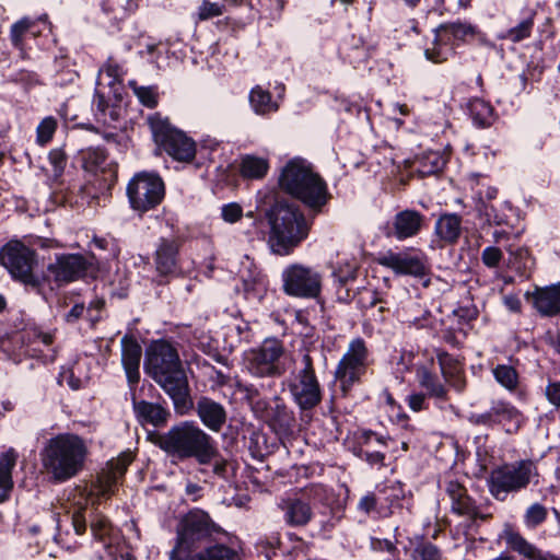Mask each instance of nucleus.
<instances>
[{"instance_id":"nucleus-1","label":"nucleus","mask_w":560,"mask_h":560,"mask_svg":"<svg viewBox=\"0 0 560 560\" xmlns=\"http://www.w3.org/2000/svg\"><path fill=\"white\" fill-rule=\"evenodd\" d=\"M144 369L171 397L175 410L186 413L191 407L189 384L173 345L165 340L153 341L147 349Z\"/></svg>"},{"instance_id":"nucleus-2","label":"nucleus","mask_w":560,"mask_h":560,"mask_svg":"<svg viewBox=\"0 0 560 560\" xmlns=\"http://www.w3.org/2000/svg\"><path fill=\"white\" fill-rule=\"evenodd\" d=\"M154 444L179 462L196 458L198 464L207 465L217 457L213 439L190 421L180 422L167 432L156 434Z\"/></svg>"},{"instance_id":"nucleus-3","label":"nucleus","mask_w":560,"mask_h":560,"mask_svg":"<svg viewBox=\"0 0 560 560\" xmlns=\"http://www.w3.org/2000/svg\"><path fill=\"white\" fill-rule=\"evenodd\" d=\"M40 456L43 466L54 480L63 482L83 469L88 446L77 434L60 433L46 442Z\"/></svg>"},{"instance_id":"nucleus-4","label":"nucleus","mask_w":560,"mask_h":560,"mask_svg":"<svg viewBox=\"0 0 560 560\" xmlns=\"http://www.w3.org/2000/svg\"><path fill=\"white\" fill-rule=\"evenodd\" d=\"M279 186L315 211H319L329 198L324 179L302 159H293L285 164L279 177Z\"/></svg>"},{"instance_id":"nucleus-5","label":"nucleus","mask_w":560,"mask_h":560,"mask_svg":"<svg viewBox=\"0 0 560 560\" xmlns=\"http://www.w3.org/2000/svg\"><path fill=\"white\" fill-rule=\"evenodd\" d=\"M220 537H229L228 532L207 512L192 509L180 517L176 526V542L170 553V560H177V557L185 558Z\"/></svg>"},{"instance_id":"nucleus-6","label":"nucleus","mask_w":560,"mask_h":560,"mask_svg":"<svg viewBox=\"0 0 560 560\" xmlns=\"http://www.w3.org/2000/svg\"><path fill=\"white\" fill-rule=\"evenodd\" d=\"M271 228L269 243L278 255H289L310 232V225L299 207L277 202L267 213Z\"/></svg>"},{"instance_id":"nucleus-7","label":"nucleus","mask_w":560,"mask_h":560,"mask_svg":"<svg viewBox=\"0 0 560 560\" xmlns=\"http://www.w3.org/2000/svg\"><path fill=\"white\" fill-rule=\"evenodd\" d=\"M246 371L255 377H280L292 362L283 342L277 338H267L258 347L245 352Z\"/></svg>"},{"instance_id":"nucleus-8","label":"nucleus","mask_w":560,"mask_h":560,"mask_svg":"<svg viewBox=\"0 0 560 560\" xmlns=\"http://www.w3.org/2000/svg\"><path fill=\"white\" fill-rule=\"evenodd\" d=\"M538 477L536 464L530 459H522L502 465L490 472L488 485L491 495L498 501H505L510 493L527 488Z\"/></svg>"},{"instance_id":"nucleus-9","label":"nucleus","mask_w":560,"mask_h":560,"mask_svg":"<svg viewBox=\"0 0 560 560\" xmlns=\"http://www.w3.org/2000/svg\"><path fill=\"white\" fill-rule=\"evenodd\" d=\"M289 390L301 410H312L322 401V389L308 350L303 351L292 371Z\"/></svg>"},{"instance_id":"nucleus-10","label":"nucleus","mask_w":560,"mask_h":560,"mask_svg":"<svg viewBox=\"0 0 560 560\" xmlns=\"http://www.w3.org/2000/svg\"><path fill=\"white\" fill-rule=\"evenodd\" d=\"M154 142L171 158L179 162H191L196 155V143L185 132L171 125L167 118L154 115L148 118Z\"/></svg>"},{"instance_id":"nucleus-11","label":"nucleus","mask_w":560,"mask_h":560,"mask_svg":"<svg viewBox=\"0 0 560 560\" xmlns=\"http://www.w3.org/2000/svg\"><path fill=\"white\" fill-rule=\"evenodd\" d=\"M0 264L14 280L37 291L42 288V279L34 273L37 266L36 253L20 241H11L0 250Z\"/></svg>"},{"instance_id":"nucleus-12","label":"nucleus","mask_w":560,"mask_h":560,"mask_svg":"<svg viewBox=\"0 0 560 560\" xmlns=\"http://www.w3.org/2000/svg\"><path fill=\"white\" fill-rule=\"evenodd\" d=\"M369 362L370 351L365 340L360 337L352 339L335 371V381L345 396L361 382Z\"/></svg>"},{"instance_id":"nucleus-13","label":"nucleus","mask_w":560,"mask_h":560,"mask_svg":"<svg viewBox=\"0 0 560 560\" xmlns=\"http://www.w3.org/2000/svg\"><path fill=\"white\" fill-rule=\"evenodd\" d=\"M165 195V187L162 178L148 172L136 174L127 186V196L131 208L144 213L159 206Z\"/></svg>"},{"instance_id":"nucleus-14","label":"nucleus","mask_w":560,"mask_h":560,"mask_svg":"<svg viewBox=\"0 0 560 560\" xmlns=\"http://www.w3.org/2000/svg\"><path fill=\"white\" fill-rule=\"evenodd\" d=\"M283 292L293 298L317 299L322 292L323 275L303 264L289 265L281 275Z\"/></svg>"},{"instance_id":"nucleus-15","label":"nucleus","mask_w":560,"mask_h":560,"mask_svg":"<svg viewBox=\"0 0 560 560\" xmlns=\"http://www.w3.org/2000/svg\"><path fill=\"white\" fill-rule=\"evenodd\" d=\"M377 264L388 268L398 276L422 278L429 273L430 266L425 255H411L409 253H394L392 250L377 258Z\"/></svg>"},{"instance_id":"nucleus-16","label":"nucleus","mask_w":560,"mask_h":560,"mask_svg":"<svg viewBox=\"0 0 560 560\" xmlns=\"http://www.w3.org/2000/svg\"><path fill=\"white\" fill-rule=\"evenodd\" d=\"M89 266L88 260L80 254H61L48 265L47 270L52 275L55 282L61 285L83 278Z\"/></svg>"},{"instance_id":"nucleus-17","label":"nucleus","mask_w":560,"mask_h":560,"mask_svg":"<svg viewBox=\"0 0 560 560\" xmlns=\"http://www.w3.org/2000/svg\"><path fill=\"white\" fill-rule=\"evenodd\" d=\"M537 313L545 317L560 314V282L546 287H535L524 294Z\"/></svg>"},{"instance_id":"nucleus-18","label":"nucleus","mask_w":560,"mask_h":560,"mask_svg":"<svg viewBox=\"0 0 560 560\" xmlns=\"http://www.w3.org/2000/svg\"><path fill=\"white\" fill-rule=\"evenodd\" d=\"M121 363L126 372L128 383L136 385L140 380V361L142 348L139 342L129 335L121 338Z\"/></svg>"},{"instance_id":"nucleus-19","label":"nucleus","mask_w":560,"mask_h":560,"mask_svg":"<svg viewBox=\"0 0 560 560\" xmlns=\"http://www.w3.org/2000/svg\"><path fill=\"white\" fill-rule=\"evenodd\" d=\"M423 221L424 217L420 212L402 210L394 217L392 230L386 235L394 236L398 241L413 237L421 231Z\"/></svg>"},{"instance_id":"nucleus-20","label":"nucleus","mask_w":560,"mask_h":560,"mask_svg":"<svg viewBox=\"0 0 560 560\" xmlns=\"http://www.w3.org/2000/svg\"><path fill=\"white\" fill-rule=\"evenodd\" d=\"M196 412L202 424L213 432L221 431L228 419L223 405L206 396L197 400Z\"/></svg>"},{"instance_id":"nucleus-21","label":"nucleus","mask_w":560,"mask_h":560,"mask_svg":"<svg viewBox=\"0 0 560 560\" xmlns=\"http://www.w3.org/2000/svg\"><path fill=\"white\" fill-rule=\"evenodd\" d=\"M179 243L174 238H162L155 250V269L161 276L173 275L177 270Z\"/></svg>"},{"instance_id":"nucleus-22","label":"nucleus","mask_w":560,"mask_h":560,"mask_svg":"<svg viewBox=\"0 0 560 560\" xmlns=\"http://www.w3.org/2000/svg\"><path fill=\"white\" fill-rule=\"evenodd\" d=\"M506 545L515 552L528 560H560L555 553L544 551L529 542L521 533L506 530L504 535Z\"/></svg>"},{"instance_id":"nucleus-23","label":"nucleus","mask_w":560,"mask_h":560,"mask_svg":"<svg viewBox=\"0 0 560 560\" xmlns=\"http://www.w3.org/2000/svg\"><path fill=\"white\" fill-rule=\"evenodd\" d=\"M132 407L139 423L163 427L167 423L171 412L160 404L147 400L137 401L132 398Z\"/></svg>"},{"instance_id":"nucleus-24","label":"nucleus","mask_w":560,"mask_h":560,"mask_svg":"<svg viewBox=\"0 0 560 560\" xmlns=\"http://www.w3.org/2000/svg\"><path fill=\"white\" fill-rule=\"evenodd\" d=\"M266 422L277 432L287 434L295 424V417L287 404L278 396L272 399Z\"/></svg>"},{"instance_id":"nucleus-25","label":"nucleus","mask_w":560,"mask_h":560,"mask_svg":"<svg viewBox=\"0 0 560 560\" xmlns=\"http://www.w3.org/2000/svg\"><path fill=\"white\" fill-rule=\"evenodd\" d=\"M280 508L283 511L285 523L292 527L305 526L313 517L310 502L301 498L283 500Z\"/></svg>"},{"instance_id":"nucleus-26","label":"nucleus","mask_w":560,"mask_h":560,"mask_svg":"<svg viewBox=\"0 0 560 560\" xmlns=\"http://www.w3.org/2000/svg\"><path fill=\"white\" fill-rule=\"evenodd\" d=\"M380 447H386V439L374 432H364L360 438L358 455L371 465L384 466L385 454Z\"/></svg>"},{"instance_id":"nucleus-27","label":"nucleus","mask_w":560,"mask_h":560,"mask_svg":"<svg viewBox=\"0 0 560 560\" xmlns=\"http://www.w3.org/2000/svg\"><path fill=\"white\" fill-rule=\"evenodd\" d=\"M492 416L497 424L505 427L508 433L515 432L523 423L522 412L512 404L504 400H495L491 405Z\"/></svg>"},{"instance_id":"nucleus-28","label":"nucleus","mask_w":560,"mask_h":560,"mask_svg":"<svg viewBox=\"0 0 560 560\" xmlns=\"http://www.w3.org/2000/svg\"><path fill=\"white\" fill-rule=\"evenodd\" d=\"M133 459L131 452H124L117 458L109 462L110 471L100 479L97 494L108 497L112 493L113 487L116 485L119 477H121L127 467Z\"/></svg>"},{"instance_id":"nucleus-29","label":"nucleus","mask_w":560,"mask_h":560,"mask_svg":"<svg viewBox=\"0 0 560 560\" xmlns=\"http://www.w3.org/2000/svg\"><path fill=\"white\" fill-rule=\"evenodd\" d=\"M436 237L447 245L457 243L462 234V218L455 213H444L435 222Z\"/></svg>"},{"instance_id":"nucleus-30","label":"nucleus","mask_w":560,"mask_h":560,"mask_svg":"<svg viewBox=\"0 0 560 560\" xmlns=\"http://www.w3.org/2000/svg\"><path fill=\"white\" fill-rule=\"evenodd\" d=\"M509 253V266L522 278L529 279L535 268V259L525 247L506 248Z\"/></svg>"},{"instance_id":"nucleus-31","label":"nucleus","mask_w":560,"mask_h":560,"mask_svg":"<svg viewBox=\"0 0 560 560\" xmlns=\"http://www.w3.org/2000/svg\"><path fill=\"white\" fill-rule=\"evenodd\" d=\"M18 455L14 450H9L0 457V502L7 500L13 487L12 469L15 466Z\"/></svg>"},{"instance_id":"nucleus-32","label":"nucleus","mask_w":560,"mask_h":560,"mask_svg":"<svg viewBox=\"0 0 560 560\" xmlns=\"http://www.w3.org/2000/svg\"><path fill=\"white\" fill-rule=\"evenodd\" d=\"M249 104L258 115H267L278 110V104L272 101L270 92L259 85L253 88L249 92Z\"/></svg>"},{"instance_id":"nucleus-33","label":"nucleus","mask_w":560,"mask_h":560,"mask_svg":"<svg viewBox=\"0 0 560 560\" xmlns=\"http://www.w3.org/2000/svg\"><path fill=\"white\" fill-rule=\"evenodd\" d=\"M417 378L421 387L425 388L428 394L439 399H446L447 390L439 381L438 376L425 366L417 369Z\"/></svg>"},{"instance_id":"nucleus-34","label":"nucleus","mask_w":560,"mask_h":560,"mask_svg":"<svg viewBox=\"0 0 560 560\" xmlns=\"http://www.w3.org/2000/svg\"><path fill=\"white\" fill-rule=\"evenodd\" d=\"M268 170L269 163L264 158L255 155H245L242 158L241 174L245 178L260 179L267 174Z\"/></svg>"},{"instance_id":"nucleus-35","label":"nucleus","mask_w":560,"mask_h":560,"mask_svg":"<svg viewBox=\"0 0 560 560\" xmlns=\"http://www.w3.org/2000/svg\"><path fill=\"white\" fill-rule=\"evenodd\" d=\"M495 381L509 392H515L520 385L517 371L508 364H498L492 369Z\"/></svg>"},{"instance_id":"nucleus-36","label":"nucleus","mask_w":560,"mask_h":560,"mask_svg":"<svg viewBox=\"0 0 560 560\" xmlns=\"http://www.w3.org/2000/svg\"><path fill=\"white\" fill-rule=\"evenodd\" d=\"M469 113L479 127L490 126L493 120V108L483 100L475 98L469 103Z\"/></svg>"},{"instance_id":"nucleus-37","label":"nucleus","mask_w":560,"mask_h":560,"mask_svg":"<svg viewBox=\"0 0 560 560\" xmlns=\"http://www.w3.org/2000/svg\"><path fill=\"white\" fill-rule=\"evenodd\" d=\"M82 163L85 171L96 173L104 170L107 155L101 148H89L81 151Z\"/></svg>"},{"instance_id":"nucleus-38","label":"nucleus","mask_w":560,"mask_h":560,"mask_svg":"<svg viewBox=\"0 0 560 560\" xmlns=\"http://www.w3.org/2000/svg\"><path fill=\"white\" fill-rule=\"evenodd\" d=\"M445 165V160L439 152H428L423 154L418 161L417 171L421 176H429L432 174H436Z\"/></svg>"},{"instance_id":"nucleus-39","label":"nucleus","mask_w":560,"mask_h":560,"mask_svg":"<svg viewBox=\"0 0 560 560\" xmlns=\"http://www.w3.org/2000/svg\"><path fill=\"white\" fill-rule=\"evenodd\" d=\"M548 516V509L541 503H532L524 512L523 522L526 528L536 529Z\"/></svg>"},{"instance_id":"nucleus-40","label":"nucleus","mask_w":560,"mask_h":560,"mask_svg":"<svg viewBox=\"0 0 560 560\" xmlns=\"http://www.w3.org/2000/svg\"><path fill=\"white\" fill-rule=\"evenodd\" d=\"M534 26L533 18H527L520 22L516 26L500 34V39H506L512 43H518L528 38L532 34Z\"/></svg>"},{"instance_id":"nucleus-41","label":"nucleus","mask_w":560,"mask_h":560,"mask_svg":"<svg viewBox=\"0 0 560 560\" xmlns=\"http://www.w3.org/2000/svg\"><path fill=\"white\" fill-rule=\"evenodd\" d=\"M35 28V20L23 18L14 23L10 31L11 42L14 47L22 49L24 45V38L28 34V31Z\"/></svg>"},{"instance_id":"nucleus-42","label":"nucleus","mask_w":560,"mask_h":560,"mask_svg":"<svg viewBox=\"0 0 560 560\" xmlns=\"http://www.w3.org/2000/svg\"><path fill=\"white\" fill-rule=\"evenodd\" d=\"M439 31L444 37L452 35L457 39H465L467 36L475 34V27L472 25L460 22L443 24L439 27Z\"/></svg>"},{"instance_id":"nucleus-43","label":"nucleus","mask_w":560,"mask_h":560,"mask_svg":"<svg viewBox=\"0 0 560 560\" xmlns=\"http://www.w3.org/2000/svg\"><path fill=\"white\" fill-rule=\"evenodd\" d=\"M436 357L442 375L445 380L450 378L451 376H455V374L462 370L459 362L447 352L439 351Z\"/></svg>"},{"instance_id":"nucleus-44","label":"nucleus","mask_w":560,"mask_h":560,"mask_svg":"<svg viewBox=\"0 0 560 560\" xmlns=\"http://www.w3.org/2000/svg\"><path fill=\"white\" fill-rule=\"evenodd\" d=\"M224 13V5L218 2L203 0L197 11V21L202 22Z\"/></svg>"},{"instance_id":"nucleus-45","label":"nucleus","mask_w":560,"mask_h":560,"mask_svg":"<svg viewBox=\"0 0 560 560\" xmlns=\"http://www.w3.org/2000/svg\"><path fill=\"white\" fill-rule=\"evenodd\" d=\"M443 38H444V36L438 30L435 37H434L433 47L427 48L424 51V55L428 60H431L435 63H440V62L447 60L448 50L446 48L442 47L440 44V40H442Z\"/></svg>"},{"instance_id":"nucleus-46","label":"nucleus","mask_w":560,"mask_h":560,"mask_svg":"<svg viewBox=\"0 0 560 560\" xmlns=\"http://www.w3.org/2000/svg\"><path fill=\"white\" fill-rule=\"evenodd\" d=\"M133 93L139 98L142 105L153 108L158 104V94L153 88L138 86L135 82H130Z\"/></svg>"},{"instance_id":"nucleus-47","label":"nucleus","mask_w":560,"mask_h":560,"mask_svg":"<svg viewBox=\"0 0 560 560\" xmlns=\"http://www.w3.org/2000/svg\"><path fill=\"white\" fill-rule=\"evenodd\" d=\"M452 510L458 515H465L470 518H476L478 516L477 508L471 498L466 494L462 499L453 502Z\"/></svg>"},{"instance_id":"nucleus-48","label":"nucleus","mask_w":560,"mask_h":560,"mask_svg":"<svg viewBox=\"0 0 560 560\" xmlns=\"http://www.w3.org/2000/svg\"><path fill=\"white\" fill-rule=\"evenodd\" d=\"M247 398L250 400L254 412L261 419H267L268 411L270 410L269 404L259 397L256 389H247Z\"/></svg>"},{"instance_id":"nucleus-49","label":"nucleus","mask_w":560,"mask_h":560,"mask_svg":"<svg viewBox=\"0 0 560 560\" xmlns=\"http://www.w3.org/2000/svg\"><path fill=\"white\" fill-rule=\"evenodd\" d=\"M502 259L503 253L499 247L495 246H488L481 253L482 264L491 269L499 267Z\"/></svg>"},{"instance_id":"nucleus-50","label":"nucleus","mask_w":560,"mask_h":560,"mask_svg":"<svg viewBox=\"0 0 560 560\" xmlns=\"http://www.w3.org/2000/svg\"><path fill=\"white\" fill-rule=\"evenodd\" d=\"M57 122L54 118L47 117L37 127V139L39 143H47L56 131Z\"/></svg>"},{"instance_id":"nucleus-51","label":"nucleus","mask_w":560,"mask_h":560,"mask_svg":"<svg viewBox=\"0 0 560 560\" xmlns=\"http://www.w3.org/2000/svg\"><path fill=\"white\" fill-rule=\"evenodd\" d=\"M413 560H441L439 549L432 544L418 546L412 553Z\"/></svg>"},{"instance_id":"nucleus-52","label":"nucleus","mask_w":560,"mask_h":560,"mask_svg":"<svg viewBox=\"0 0 560 560\" xmlns=\"http://www.w3.org/2000/svg\"><path fill=\"white\" fill-rule=\"evenodd\" d=\"M48 160L54 167L56 177L61 176L67 165V155L61 149H54L49 152Z\"/></svg>"},{"instance_id":"nucleus-53","label":"nucleus","mask_w":560,"mask_h":560,"mask_svg":"<svg viewBox=\"0 0 560 560\" xmlns=\"http://www.w3.org/2000/svg\"><path fill=\"white\" fill-rule=\"evenodd\" d=\"M545 397L550 405L560 409V381H549L545 387Z\"/></svg>"},{"instance_id":"nucleus-54","label":"nucleus","mask_w":560,"mask_h":560,"mask_svg":"<svg viewBox=\"0 0 560 560\" xmlns=\"http://www.w3.org/2000/svg\"><path fill=\"white\" fill-rule=\"evenodd\" d=\"M91 530L96 538L102 539L109 530L107 518L97 516L95 520L91 521Z\"/></svg>"},{"instance_id":"nucleus-55","label":"nucleus","mask_w":560,"mask_h":560,"mask_svg":"<svg viewBox=\"0 0 560 560\" xmlns=\"http://www.w3.org/2000/svg\"><path fill=\"white\" fill-rule=\"evenodd\" d=\"M242 208L238 203H229L222 208V218L229 223H234L242 217Z\"/></svg>"},{"instance_id":"nucleus-56","label":"nucleus","mask_w":560,"mask_h":560,"mask_svg":"<svg viewBox=\"0 0 560 560\" xmlns=\"http://www.w3.org/2000/svg\"><path fill=\"white\" fill-rule=\"evenodd\" d=\"M85 508L80 506L77 509L71 516L72 526L78 535L84 534L86 529V520L84 515Z\"/></svg>"},{"instance_id":"nucleus-57","label":"nucleus","mask_w":560,"mask_h":560,"mask_svg":"<svg viewBox=\"0 0 560 560\" xmlns=\"http://www.w3.org/2000/svg\"><path fill=\"white\" fill-rule=\"evenodd\" d=\"M469 421L472 424L485 425L488 428L495 425L491 409L480 413H471L469 416Z\"/></svg>"},{"instance_id":"nucleus-58","label":"nucleus","mask_w":560,"mask_h":560,"mask_svg":"<svg viewBox=\"0 0 560 560\" xmlns=\"http://www.w3.org/2000/svg\"><path fill=\"white\" fill-rule=\"evenodd\" d=\"M446 493L448 494L453 503L465 497L467 494V491L459 482L451 480L446 485Z\"/></svg>"},{"instance_id":"nucleus-59","label":"nucleus","mask_w":560,"mask_h":560,"mask_svg":"<svg viewBox=\"0 0 560 560\" xmlns=\"http://www.w3.org/2000/svg\"><path fill=\"white\" fill-rule=\"evenodd\" d=\"M371 548L375 551H387L389 553L397 551L395 544L388 539L372 538Z\"/></svg>"},{"instance_id":"nucleus-60","label":"nucleus","mask_w":560,"mask_h":560,"mask_svg":"<svg viewBox=\"0 0 560 560\" xmlns=\"http://www.w3.org/2000/svg\"><path fill=\"white\" fill-rule=\"evenodd\" d=\"M376 497L374 493H368L366 495L362 497L359 501L358 508L359 510L363 511L364 513H370L373 511L376 506Z\"/></svg>"},{"instance_id":"nucleus-61","label":"nucleus","mask_w":560,"mask_h":560,"mask_svg":"<svg viewBox=\"0 0 560 560\" xmlns=\"http://www.w3.org/2000/svg\"><path fill=\"white\" fill-rule=\"evenodd\" d=\"M425 397L423 394H411L408 396V406L413 411L424 409Z\"/></svg>"},{"instance_id":"nucleus-62","label":"nucleus","mask_w":560,"mask_h":560,"mask_svg":"<svg viewBox=\"0 0 560 560\" xmlns=\"http://www.w3.org/2000/svg\"><path fill=\"white\" fill-rule=\"evenodd\" d=\"M212 460H214L213 464V472L214 475L224 478L226 476L229 462L222 457L219 456V453L217 452V457H214Z\"/></svg>"},{"instance_id":"nucleus-63","label":"nucleus","mask_w":560,"mask_h":560,"mask_svg":"<svg viewBox=\"0 0 560 560\" xmlns=\"http://www.w3.org/2000/svg\"><path fill=\"white\" fill-rule=\"evenodd\" d=\"M503 303L505 307L514 313H520L522 310V303L517 295L510 294L503 298Z\"/></svg>"},{"instance_id":"nucleus-64","label":"nucleus","mask_w":560,"mask_h":560,"mask_svg":"<svg viewBox=\"0 0 560 560\" xmlns=\"http://www.w3.org/2000/svg\"><path fill=\"white\" fill-rule=\"evenodd\" d=\"M83 312L84 304L78 303L65 315V320L69 324H73L83 315Z\"/></svg>"}]
</instances>
